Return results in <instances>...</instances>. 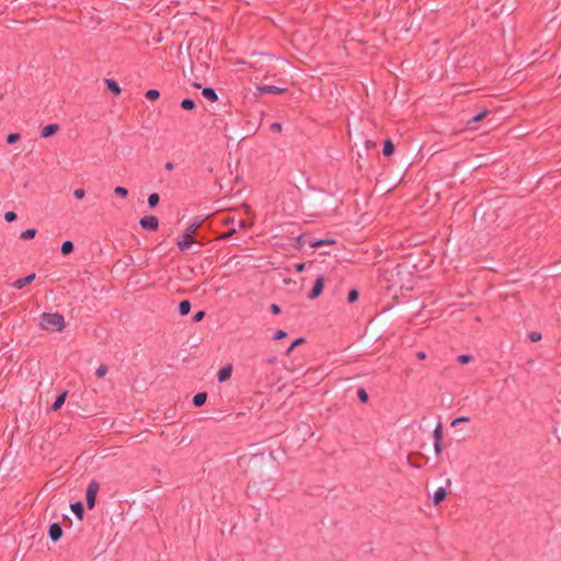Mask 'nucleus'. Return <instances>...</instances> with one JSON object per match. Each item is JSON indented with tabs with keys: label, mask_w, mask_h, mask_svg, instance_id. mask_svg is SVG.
<instances>
[{
	"label": "nucleus",
	"mask_w": 561,
	"mask_h": 561,
	"mask_svg": "<svg viewBox=\"0 0 561 561\" xmlns=\"http://www.w3.org/2000/svg\"><path fill=\"white\" fill-rule=\"evenodd\" d=\"M39 325L46 331L60 332L64 330L66 322L64 316L58 312H44L41 316Z\"/></svg>",
	"instance_id": "f257e3e1"
},
{
	"label": "nucleus",
	"mask_w": 561,
	"mask_h": 561,
	"mask_svg": "<svg viewBox=\"0 0 561 561\" xmlns=\"http://www.w3.org/2000/svg\"><path fill=\"white\" fill-rule=\"evenodd\" d=\"M99 490V482L95 480L90 481L85 491V502L89 510L94 508Z\"/></svg>",
	"instance_id": "f03ea898"
},
{
	"label": "nucleus",
	"mask_w": 561,
	"mask_h": 561,
	"mask_svg": "<svg viewBox=\"0 0 561 561\" xmlns=\"http://www.w3.org/2000/svg\"><path fill=\"white\" fill-rule=\"evenodd\" d=\"M324 284L325 277L323 275H318L311 290L308 294V298L310 300L317 299L322 294Z\"/></svg>",
	"instance_id": "7ed1b4c3"
},
{
	"label": "nucleus",
	"mask_w": 561,
	"mask_h": 561,
	"mask_svg": "<svg viewBox=\"0 0 561 561\" xmlns=\"http://www.w3.org/2000/svg\"><path fill=\"white\" fill-rule=\"evenodd\" d=\"M139 225L145 230L156 231L159 228V219L152 215L144 216L140 219Z\"/></svg>",
	"instance_id": "20e7f679"
},
{
	"label": "nucleus",
	"mask_w": 561,
	"mask_h": 561,
	"mask_svg": "<svg viewBox=\"0 0 561 561\" xmlns=\"http://www.w3.org/2000/svg\"><path fill=\"white\" fill-rule=\"evenodd\" d=\"M48 536L54 542L58 541L62 537V528L59 523H53L49 525Z\"/></svg>",
	"instance_id": "39448f33"
},
{
	"label": "nucleus",
	"mask_w": 561,
	"mask_h": 561,
	"mask_svg": "<svg viewBox=\"0 0 561 561\" xmlns=\"http://www.w3.org/2000/svg\"><path fill=\"white\" fill-rule=\"evenodd\" d=\"M60 126L58 124H49L47 126H44L41 130L39 137L41 138H49L53 136H56L59 131Z\"/></svg>",
	"instance_id": "423d86ee"
},
{
	"label": "nucleus",
	"mask_w": 561,
	"mask_h": 561,
	"mask_svg": "<svg viewBox=\"0 0 561 561\" xmlns=\"http://www.w3.org/2000/svg\"><path fill=\"white\" fill-rule=\"evenodd\" d=\"M36 275L35 273H32L25 277H22V278H19L16 279L12 286L15 288V289H22L24 288L26 285L31 284L34 279H35Z\"/></svg>",
	"instance_id": "0eeeda50"
},
{
	"label": "nucleus",
	"mask_w": 561,
	"mask_h": 561,
	"mask_svg": "<svg viewBox=\"0 0 561 561\" xmlns=\"http://www.w3.org/2000/svg\"><path fill=\"white\" fill-rule=\"evenodd\" d=\"M231 374H232V367L230 365H227V366L222 367L221 369H219V371L217 374V380L219 382H225L228 379H230Z\"/></svg>",
	"instance_id": "6e6552de"
},
{
	"label": "nucleus",
	"mask_w": 561,
	"mask_h": 561,
	"mask_svg": "<svg viewBox=\"0 0 561 561\" xmlns=\"http://www.w3.org/2000/svg\"><path fill=\"white\" fill-rule=\"evenodd\" d=\"M67 396H68V391H62L61 393H59L56 397L55 401L53 402L50 409L53 411H58L64 405Z\"/></svg>",
	"instance_id": "1a4fd4ad"
},
{
	"label": "nucleus",
	"mask_w": 561,
	"mask_h": 561,
	"mask_svg": "<svg viewBox=\"0 0 561 561\" xmlns=\"http://www.w3.org/2000/svg\"><path fill=\"white\" fill-rule=\"evenodd\" d=\"M257 90L261 93H275V94H279V93H283L286 91L285 88H279V87H275V85H260V87H257Z\"/></svg>",
	"instance_id": "9d476101"
},
{
	"label": "nucleus",
	"mask_w": 561,
	"mask_h": 561,
	"mask_svg": "<svg viewBox=\"0 0 561 561\" xmlns=\"http://www.w3.org/2000/svg\"><path fill=\"white\" fill-rule=\"evenodd\" d=\"M447 496V491L445 488L440 486L438 488L435 492H434V495H433V503L435 505H438L439 503H442Z\"/></svg>",
	"instance_id": "9b49d317"
},
{
	"label": "nucleus",
	"mask_w": 561,
	"mask_h": 561,
	"mask_svg": "<svg viewBox=\"0 0 561 561\" xmlns=\"http://www.w3.org/2000/svg\"><path fill=\"white\" fill-rule=\"evenodd\" d=\"M206 400H207V392L203 391V392L196 393L193 397L192 403L194 404V407L199 408L205 404Z\"/></svg>",
	"instance_id": "f8f14e48"
},
{
	"label": "nucleus",
	"mask_w": 561,
	"mask_h": 561,
	"mask_svg": "<svg viewBox=\"0 0 561 561\" xmlns=\"http://www.w3.org/2000/svg\"><path fill=\"white\" fill-rule=\"evenodd\" d=\"M201 225L202 221H194L191 225H188L183 233L185 238H193Z\"/></svg>",
	"instance_id": "ddd939ff"
},
{
	"label": "nucleus",
	"mask_w": 561,
	"mask_h": 561,
	"mask_svg": "<svg viewBox=\"0 0 561 561\" xmlns=\"http://www.w3.org/2000/svg\"><path fill=\"white\" fill-rule=\"evenodd\" d=\"M72 513L79 518L82 519L84 515V507L81 502H75L70 505Z\"/></svg>",
	"instance_id": "4468645a"
},
{
	"label": "nucleus",
	"mask_w": 561,
	"mask_h": 561,
	"mask_svg": "<svg viewBox=\"0 0 561 561\" xmlns=\"http://www.w3.org/2000/svg\"><path fill=\"white\" fill-rule=\"evenodd\" d=\"M335 241L332 239H318L309 242L310 248H320L322 245L334 244Z\"/></svg>",
	"instance_id": "2eb2a0df"
},
{
	"label": "nucleus",
	"mask_w": 561,
	"mask_h": 561,
	"mask_svg": "<svg viewBox=\"0 0 561 561\" xmlns=\"http://www.w3.org/2000/svg\"><path fill=\"white\" fill-rule=\"evenodd\" d=\"M75 250V245L72 243V241H64L62 244H61V248H60V251L62 253V255H69L73 252Z\"/></svg>",
	"instance_id": "dca6fc26"
},
{
	"label": "nucleus",
	"mask_w": 561,
	"mask_h": 561,
	"mask_svg": "<svg viewBox=\"0 0 561 561\" xmlns=\"http://www.w3.org/2000/svg\"><path fill=\"white\" fill-rule=\"evenodd\" d=\"M191 311V302L190 300H182L180 304H179V313L181 316H187Z\"/></svg>",
	"instance_id": "f3484780"
},
{
	"label": "nucleus",
	"mask_w": 561,
	"mask_h": 561,
	"mask_svg": "<svg viewBox=\"0 0 561 561\" xmlns=\"http://www.w3.org/2000/svg\"><path fill=\"white\" fill-rule=\"evenodd\" d=\"M192 238H185L183 234V238L181 240H178L176 244L181 251H185L191 248L192 245Z\"/></svg>",
	"instance_id": "a211bd4d"
},
{
	"label": "nucleus",
	"mask_w": 561,
	"mask_h": 561,
	"mask_svg": "<svg viewBox=\"0 0 561 561\" xmlns=\"http://www.w3.org/2000/svg\"><path fill=\"white\" fill-rule=\"evenodd\" d=\"M202 94H203L207 100H209L210 102H215V101H217V94H216V92H215L213 89H210V88H205V89H203Z\"/></svg>",
	"instance_id": "6ab92c4d"
},
{
	"label": "nucleus",
	"mask_w": 561,
	"mask_h": 561,
	"mask_svg": "<svg viewBox=\"0 0 561 561\" xmlns=\"http://www.w3.org/2000/svg\"><path fill=\"white\" fill-rule=\"evenodd\" d=\"M490 111L484 108L482 110L481 112H479L476 116H473L469 122H468V125L472 124V123H477V122H480L482 121L483 118H485L488 115H489Z\"/></svg>",
	"instance_id": "aec40b11"
},
{
	"label": "nucleus",
	"mask_w": 561,
	"mask_h": 561,
	"mask_svg": "<svg viewBox=\"0 0 561 561\" xmlns=\"http://www.w3.org/2000/svg\"><path fill=\"white\" fill-rule=\"evenodd\" d=\"M160 202V196L158 193H151L149 196H148V206L149 208H154L158 206Z\"/></svg>",
	"instance_id": "412c9836"
},
{
	"label": "nucleus",
	"mask_w": 561,
	"mask_h": 561,
	"mask_svg": "<svg viewBox=\"0 0 561 561\" xmlns=\"http://www.w3.org/2000/svg\"><path fill=\"white\" fill-rule=\"evenodd\" d=\"M37 233V230L34 229V228H30V229H26L25 231H23L20 236V239L22 240H31L33 238H35Z\"/></svg>",
	"instance_id": "4be33fe9"
},
{
	"label": "nucleus",
	"mask_w": 561,
	"mask_h": 561,
	"mask_svg": "<svg viewBox=\"0 0 561 561\" xmlns=\"http://www.w3.org/2000/svg\"><path fill=\"white\" fill-rule=\"evenodd\" d=\"M105 83L107 85V88L114 92L115 94H119L121 93V89H119V85L117 84V82L113 79H106L105 80Z\"/></svg>",
	"instance_id": "5701e85b"
},
{
	"label": "nucleus",
	"mask_w": 561,
	"mask_h": 561,
	"mask_svg": "<svg viewBox=\"0 0 561 561\" xmlns=\"http://www.w3.org/2000/svg\"><path fill=\"white\" fill-rule=\"evenodd\" d=\"M434 442H442L443 438V425L438 423L433 432Z\"/></svg>",
	"instance_id": "b1692460"
},
{
	"label": "nucleus",
	"mask_w": 561,
	"mask_h": 561,
	"mask_svg": "<svg viewBox=\"0 0 561 561\" xmlns=\"http://www.w3.org/2000/svg\"><path fill=\"white\" fill-rule=\"evenodd\" d=\"M304 343H305V339L304 337H298V339L294 340L291 342V344L289 345V347L286 350L285 354L289 355L295 347H297V346H299V345H301Z\"/></svg>",
	"instance_id": "393cba45"
},
{
	"label": "nucleus",
	"mask_w": 561,
	"mask_h": 561,
	"mask_svg": "<svg viewBox=\"0 0 561 561\" xmlns=\"http://www.w3.org/2000/svg\"><path fill=\"white\" fill-rule=\"evenodd\" d=\"M394 152V142H383V156H391Z\"/></svg>",
	"instance_id": "a878e982"
},
{
	"label": "nucleus",
	"mask_w": 561,
	"mask_h": 561,
	"mask_svg": "<svg viewBox=\"0 0 561 561\" xmlns=\"http://www.w3.org/2000/svg\"><path fill=\"white\" fill-rule=\"evenodd\" d=\"M357 398L360 402L366 403L369 399V396L364 388H358L357 389Z\"/></svg>",
	"instance_id": "bb28decb"
},
{
	"label": "nucleus",
	"mask_w": 561,
	"mask_h": 561,
	"mask_svg": "<svg viewBox=\"0 0 561 561\" xmlns=\"http://www.w3.org/2000/svg\"><path fill=\"white\" fill-rule=\"evenodd\" d=\"M358 297H359V293H358V290H357V289H355V288H353V289H351V290L348 291V294H347V301H348L350 304H353V302H355V301L358 299Z\"/></svg>",
	"instance_id": "cd10ccee"
},
{
	"label": "nucleus",
	"mask_w": 561,
	"mask_h": 561,
	"mask_svg": "<svg viewBox=\"0 0 561 561\" xmlns=\"http://www.w3.org/2000/svg\"><path fill=\"white\" fill-rule=\"evenodd\" d=\"M473 357L471 355H468V354H461L457 357V360L465 365V364H469L470 362H472Z\"/></svg>",
	"instance_id": "c85d7f7f"
},
{
	"label": "nucleus",
	"mask_w": 561,
	"mask_h": 561,
	"mask_svg": "<svg viewBox=\"0 0 561 561\" xmlns=\"http://www.w3.org/2000/svg\"><path fill=\"white\" fill-rule=\"evenodd\" d=\"M107 370H108L107 366L102 364V365H100L98 367V369L95 371V375H96L98 378H102V377H104L106 375Z\"/></svg>",
	"instance_id": "c756f323"
},
{
	"label": "nucleus",
	"mask_w": 561,
	"mask_h": 561,
	"mask_svg": "<svg viewBox=\"0 0 561 561\" xmlns=\"http://www.w3.org/2000/svg\"><path fill=\"white\" fill-rule=\"evenodd\" d=\"M160 93L158 90H148L146 92V98L151 100V101H154L159 98Z\"/></svg>",
	"instance_id": "7c9ffc66"
},
{
	"label": "nucleus",
	"mask_w": 561,
	"mask_h": 561,
	"mask_svg": "<svg viewBox=\"0 0 561 561\" xmlns=\"http://www.w3.org/2000/svg\"><path fill=\"white\" fill-rule=\"evenodd\" d=\"M16 218H18L16 214L12 210L4 213V220L7 222H12V221L16 220Z\"/></svg>",
	"instance_id": "2f4dec72"
},
{
	"label": "nucleus",
	"mask_w": 561,
	"mask_h": 561,
	"mask_svg": "<svg viewBox=\"0 0 561 561\" xmlns=\"http://www.w3.org/2000/svg\"><path fill=\"white\" fill-rule=\"evenodd\" d=\"M234 233H237V229L236 228H231L227 232L221 233L218 239L219 240H226V239L232 237Z\"/></svg>",
	"instance_id": "473e14b6"
},
{
	"label": "nucleus",
	"mask_w": 561,
	"mask_h": 561,
	"mask_svg": "<svg viewBox=\"0 0 561 561\" xmlns=\"http://www.w3.org/2000/svg\"><path fill=\"white\" fill-rule=\"evenodd\" d=\"M181 106L184 110H193L194 108V102L190 99H185L182 101Z\"/></svg>",
	"instance_id": "72a5a7b5"
},
{
	"label": "nucleus",
	"mask_w": 561,
	"mask_h": 561,
	"mask_svg": "<svg viewBox=\"0 0 561 561\" xmlns=\"http://www.w3.org/2000/svg\"><path fill=\"white\" fill-rule=\"evenodd\" d=\"M114 193L116 195L125 197L128 194V190L126 187H123V186H116L115 190H114Z\"/></svg>",
	"instance_id": "f704fd0d"
},
{
	"label": "nucleus",
	"mask_w": 561,
	"mask_h": 561,
	"mask_svg": "<svg viewBox=\"0 0 561 561\" xmlns=\"http://www.w3.org/2000/svg\"><path fill=\"white\" fill-rule=\"evenodd\" d=\"M205 311L204 310H199L197 312L194 313L193 318H192V321L193 322H199L204 319L205 317Z\"/></svg>",
	"instance_id": "c9c22d12"
},
{
	"label": "nucleus",
	"mask_w": 561,
	"mask_h": 561,
	"mask_svg": "<svg viewBox=\"0 0 561 561\" xmlns=\"http://www.w3.org/2000/svg\"><path fill=\"white\" fill-rule=\"evenodd\" d=\"M528 336L531 342H539L542 337L541 333L536 331L530 332Z\"/></svg>",
	"instance_id": "e433bc0d"
},
{
	"label": "nucleus",
	"mask_w": 561,
	"mask_h": 561,
	"mask_svg": "<svg viewBox=\"0 0 561 561\" xmlns=\"http://www.w3.org/2000/svg\"><path fill=\"white\" fill-rule=\"evenodd\" d=\"M470 419L468 416H460V417H457L455 419L453 422H451V426H457L458 424L460 423H467L469 422Z\"/></svg>",
	"instance_id": "4c0bfd02"
},
{
	"label": "nucleus",
	"mask_w": 561,
	"mask_h": 561,
	"mask_svg": "<svg viewBox=\"0 0 561 561\" xmlns=\"http://www.w3.org/2000/svg\"><path fill=\"white\" fill-rule=\"evenodd\" d=\"M287 336V332L284 330H277L273 336V340L278 341Z\"/></svg>",
	"instance_id": "58836bf2"
},
{
	"label": "nucleus",
	"mask_w": 561,
	"mask_h": 561,
	"mask_svg": "<svg viewBox=\"0 0 561 561\" xmlns=\"http://www.w3.org/2000/svg\"><path fill=\"white\" fill-rule=\"evenodd\" d=\"M73 195L76 198L82 199L85 196V191L83 188H76Z\"/></svg>",
	"instance_id": "ea45409f"
},
{
	"label": "nucleus",
	"mask_w": 561,
	"mask_h": 561,
	"mask_svg": "<svg viewBox=\"0 0 561 561\" xmlns=\"http://www.w3.org/2000/svg\"><path fill=\"white\" fill-rule=\"evenodd\" d=\"M434 450L437 456L442 454V451H443L442 442H434Z\"/></svg>",
	"instance_id": "a19ab883"
},
{
	"label": "nucleus",
	"mask_w": 561,
	"mask_h": 561,
	"mask_svg": "<svg viewBox=\"0 0 561 561\" xmlns=\"http://www.w3.org/2000/svg\"><path fill=\"white\" fill-rule=\"evenodd\" d=\"M270 310H271V312H272V313H274V314H278V313H280V307H279L277 304H272V305L270 306Z\"/></svg>",
	"instance_id": "79ce46f5"
},
{
	"label": "nucleus",
	"mask_w": 561,
	"mask_h": 561,
	"mask_svg": "<svg viewBox=\"0 0 561 561\" xmlns=\"http://www.w3.org/2000/svg\"><path fill=\"white\" fill-rule=\"evenodd\" d=\"M305 267H306V264H305V263H297V264L295 265V271H296L297 273H301V272H304V271H305Z\"/></svg>",
	"instance_id": "37998d69"
},
{
	"label": "nucleus",
	"mask_w": 561,
	"mask_h": 561,
	"mask_svg": "<svg viewBox=\"0 0 561 561\" xmlns=\"http://www.w3.org/2000/svg\"><path fill=\"white\" fill-rule=\"evenodd\" d=\"M21 136L16 133L8 135L7 140H20Z\"/></svg>",
	"instance_id": "c03bdc74"
},
{
	"label": "nucleus",
	"mask_w": 561,
	"mask_h": 561,
	"mask_svg": "<svg viewBox=\"0 0 561 561\" xmlns=\"http://www.w3.org/2000/svg\"><path fill=\"white\" fill-rule=\"evenodd\" d=\"M377 145V142H369V141H366L365 142V149L366 150H369L370 148H375Z\"/></svg>",
	"instance_id": "a18cd8bd"
},
{
	"label": "nucleus",
	"mask_w": 561,
	"mask_h": 561,
	"mask_svg": "<svg viewBox=\"0 0 561 561\" xmlns=\"http://www.w3.org/2000/svg\"><path fill=\"white\" fill-rule=\"evenodd\" d=\"M271 129H272V130H275V131H280L282 126H280L279 124L275 123V124H273V125L271 126Z\"/></svg>",
	"instance_id": "49530a36"
},
{
	"label": "nucleus",
	"mask_w": 561,
	"mask_h": 561,
	"mask_svg": "<svg viewBox=\"0 0 561 561\" xmlns=\"http://www.w3.org/2000/svg\"><path fill=\"white\" fill-rule=\"evenodd\" d=\"M233 222V218L231 217H226L222 219V224L225 225H229V224H232Z\"/></svg>",
	"instance_id": "de8ad7c7"
},
{
	"label": "nucleus",
	"mask_w": 561,
	"mask_h": 561,
	"mask_svg": "<svg viewBox=\"0 0 561 561\" xmlns=\"http://www.w3.org/2000/svg\"><path fill=\"white\" fill-rule=\"evenodd\" d=\"M238 227H239L240 229H244V228H247V222H245L244 220H239V222H238Z\"/></svg>",
	"instance_id": "09e8293b"
},
{
	"label": "nucleus",
	"mask_w": 561,
	"mask_h": 561,
	"mask_svg": "<svg viewBox=\"0 0 561 561\" xmlns=\"http://www.w3.org/2000/svg\"><path fill=\"white\" fill-rule=\"evenodd\" d=\"M416 357H417L419 359H425L426 355H425V353H424V352H419V353L416 354Z\"/></svg>",
	"instance_id": "8fccbe9b"
},
{
	"label": "nucleus",
	"mask_w": 561,
	"mask_h": 561,
	"mask_svg": "<svg viewBox=\"0 0 561 561\" xmlns=\"http://www.w3.org/2000/svg\"><path fill=\"white\" fill-rule=\"evenodd\" d=\"M173 168H174V165H173V163H172V162H167V163H165V169H167V170L171 171V170H173Z\"/></svg>",
	"instance_id": "3c124183"
},
{
	"label": "nucleus",
	"mask_w": 561,
	"mask_h": 561,
	"mask_svg": "<svg viewBox=\"0 0 561 561\" xmlns=\"http://www.w3.org/2000/svg\"><path fill=\"white\" fill-rule=\"evenodd\" d=\"M302 239H304L302 236L298 237V239H297V242L299 243L300 247L302 245Z\"/></svg>",
	"instance_id": "603ef678"
}]
</instances>
